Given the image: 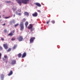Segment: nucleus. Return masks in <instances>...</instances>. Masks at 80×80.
Returning a JSON list of instances; mask_svg holds the SVG:
<instances>
[{"mask_svg":"<svg viewBox=\"0 0 80 80\" xmlns=\"http://www.w3.org/2000/svg\"><path fill=\"white\" fill-rule=\"evenodd\" d=\"M20 30L21 31H23L24 29V26H23V22H20Z\"/></svg>","mask_w":80,"mask_h":80,"instance_id":"nucleus-1","label":"nucleus"},{"mask_svg":"<svg viewBox=\"0 0 80 80\" xmlns=\"http://www.w3.org/2000/svg\"><path fill=\"white\" fill-rule=\"evenodd\" d=\"M29 0H21V2L22 3L27 4V3H28Z\"/></svg>","mask_w":80,"mask_h":80,"instance_id":"nucleus-2","label":"nucleus"},{"mask_svg":"<svg viewBox=\"0 0 80 80\" xmlns=\"http://www.w3.org/2000/svg\"><path fill=\"white\" fill-rule=\"evenodd\" d=\"M35 39V38L33 37H31L30 39V43H32L34 42V40Z\"/></svg>","mask_w":80,"mask_h":80,"instance_id":"nucleus-3","label":"nucleus"},{"mask_svg":"<svg viewBox=\"0 0 80 80\" xmlns=\"http://www.w3.org/2000/svg\"><path fill=\"white\" fill-rule=\"evenodd\" d=\"M17 39H18L19 42H21V41H23V37L22 36H20Z\"/></svg>","mask_w":80,"mask_h":80,"instance_id":"nucleus-4","label":"nucleus"},{"mask_svg":"<svg viewBox=\"0 0 80 80\" xmlns=\"http://www.w3.org/2000/svg\"><path fill=\"white\" fill-rule=\"evenodd\" d=\"M16 63V60H12L11 61V63L12 65H15Z\"/></svg>","mask_w":80,"mask_h":80,"instance_id":"nucleus-5","label":"nucleus"},{"mask_svg":"<svg viewBox=\"0 0 80 80\" xmlns=\"http://www.w3.org/2000/svg\"><path fill=\"white\" fill-rule=\"evenodd\" d=\"M5 58H6V59H8V56L7 55H5L4 56V58H2V60L4 61H5Z\"/></svg>","mask_w":80,"mask_h":80,"instance_id":"nucleus-6","label":"nucleus"},{"mask_svg":"<svg viewBox=\"0 0 80 80\" xmlns=\"http://www.w3.org/2000/svg\"><path fill=\"white\" fill-rule=\"evenodd\" d=\"M35 4L38 7H41V4H40L39 3H35Z\"/></svg>","mask_w":80,"mask_h":80,"instance_id":"nucleus-7","label":"nucleus"},{"mask_svg":"<svg viewBox=\"0 0 80 80\" xmlns=\"http://www.w3.org/2000/svg\"><path fill=\"white\" fill-rule=\"evenodd\" d=\"M3 45L5 49H7L8 48V46H7V44H3Z\"/></svg>","mask_w":80,"mask_h":80,"instance_id":"nucleus-8","label":"nucleus"},{"mask_svg":"<svg viewBox=\"0 0 80 80\" xmlns=\"http://www.w3.org/2000/svg\"><path fill=\"white\" fill-rule=\"evenodd\" d=\"M32 15L33 17H37L38 15V14L36 12H35V13L32 14Z\"/></svg>","mask_w":80,"mask_h":80,"instance_id":"nucleus-9","label":"nucleus"},{"mask_svg":"<svg viewBox=\"0 0 80 80\" xmlns=\"http://www.w3.org/2000/svg\"><path fill=\"white\" fill-rule=\"evenodd\" d=\"M26 55H27V53H26V52H24V53L23 54L22 56V58H24V57H26Z\"/></svg>","mask_w":80,"mask_h":80,"instance_id":"nucleus-10","label":"nucleus"},{"mask_svg":"<svg viewBox=\"0 0 80 80\" xmlns=\"http://www.w3.org/2000/svg\"><path fill=\"white\" fill-rule=\"evenodd\" d=\"M30 26L28 27V28L29 29H31V28H32L33 27V26H32V25L31 24H30L29 25Z\"/></svg>","mask_w":80,"mask_h":80,"instance_id":"nucleus-11","label":"nucleus"},{"mask_svg":"<svg viewBox=\"0 0 80 80\" xmlns=\"http://www.w3.org/2000/svg\"><path fill=\"white\" fill-rule=\"evenodd\" d=\"M12 74H13V71H12V70H11L9 73L8 74V76H10V75H12Z\"/></svg>","mask_w":80,"mask_h":80,"instance_id":"nucleus-12","label":"nucleus"},{"mask_svg":"<svg viewBox=\"0 0 80 80\" xmlns=\"http://www.w3.org/2000/svg\"><path fill=\"white\" fill-rule=\"evenodd\" d=\"M4 78V75H3V74H1V80H3Z\"/></svg>","mask_w":80,"mask_h":80,"instance_id":"nucleus-13","label":"nucleus"},{"mask_svg":"<svg viewBox=\"0 0 80 80\" xmlns=\"http://www.w3.org/2000/svg\"><path fill=\"white\" fill-rule=\"evenodd\" d=\"M24 14L26 16H28L29 15V13L27 12H25L24 13Z\"/></svg>","mask_w":80,"mask_h":80,"instance_id":"nucleus-14","label":"nucleus"},{"mask_svg":"<svg viewBox=\"0 0 80 80\" xmlns=\"http://www.w3.org/2000/svg\"><path fill=\"white\" fill-rule=\"evenodd\" d=\"M18 4H19V5L21 6V5H22V2H21L19 0H18Z\"/></svg>","mask_w":80,"mask_h":80,"instance_id":"nucleus-15","label":"nucleus"},{"mask_svg":"<svg viewBox=\"0 0 80 80\" xmlns=\"http://www.w3.org/2000/svg\"><path fill=\"white\" fill-rule=\"evenodd\" d=\"M28 22H26L25 23V27L26 28H27V26L28 25Z\"/></svg>","mask_w":80,"mask_h":80,"instance_id":"nucleus-16","label":"nucleus"},{"mask_svg":"<svg viewBox=\"0 0 80 80\" xmlns=\"http://www.w3.org/2000/svg\"><path fill=\"white\" fill-rule=\"evenodd\" d=\"M18 57L19 58H20L21 57V56H22V54L21 53H19L18 54Z\"/></svg>","mask_w":80,"mask_h":80,"instance_id":"nucleus-17","label":"nucleus"},{"mask_svg":"<svg viewBox=\"0 0 80 80\" xmlns=\"http://www.w3.org/2000/svg\"><path fill=\"white\" fill-rule=\"evenodd\" d=\"M17 45H14L13 48V49H15L17 48Z\"/></svg>","mask_w":80,"mask_h":80,"instance_id":"nucleus-18","label":"nucleus"},{"mask_svg":"<svg viewBox=\"0 0 80 80\" xmlns=\"http://www.w3.org/2000/svg\"><path fill=\"white\" fill-rule=\"evenodd\" d=\"M12 49H11V48H9V49H8V50L7 51V52H10L11 51V50Z\"/></svg>","mask_w":80,"mask_h":80,"instance_id":"nucleus-19","label":"nucleus"},{"mask_svg":"<svg viewBox=\"0 0 80 80\" xmlns=\"http://www.w3.org/2000/svg\"><path fill=\"white\" fill-rule=\"evenodd\" d=\"M8 35L9 36H12V35H13V34L11 32L9 34H8Z\"/></svg>","mask_w":80,"mask_h":80,"instance_id":"nucleus-20","label":"nucleus"},{"mask_svg":"<svg viewBox=\"0 0 80 80\" xmlns=\"http://www.w3.org/2000/svg\"><path fill=\"white\" fill-rule=\"evenodd\" d=\"M10 18V16H9L8 17H5L4 18H5L6 19H7V18Z\"/></svg>","mask_w":80,"mask_h":80,"instance_id":"nucleus-21","label":"nucleus"},{"mask_svg":"<svg viewBox=\"0 0 80 80\" xmlns=\"http://www.w3.org/2000/svg\"><path fill=\"white\" fill-rule=\"evenodd\" d=\"M12 23H13V22H12V21H11L9 22V24L10 25H12Z\"/></svg>","mask_w":80,"mask_h":80,"instance_id":"nucleus-22","label":"nucleus"},{"mask_svg":"<svg viewBox=\"0 0 80 80\" xmlns=\"http://www.w3.org/2000/svg\"><path fill=\"white\" fill-rule=\"evenodd\" d=\"M18 23L16 24H15L14 25V27H17V26H18Z\"/></svg>","mask_w":80,"mask_h":80,"instance_id":"nucleus-23","label":"nucleus"},{"mask_svg":"<svg viewBox=\"0 0 80 80\" xmlns=\"http://www.w3.org/2000/svg\"><path fill=\"white\" fill-rule=\"evenodd\" d=\"M51 22H52V23H53V24L55 23V21L52 20V21H51Z\"/></svg>","mask_w":80,"mask_h":80,"instance_id":"nucleus-24","label":"nucleus"},{"mask_svg":"<svg viewBox=\"0 0 80 80\" xmlns=\"http://www.w3.org/2000/svg\"><path fill=\"white\" fill-rule=\"evenodd\" d=\"M12 23H15V21L14 20H12Z\"/></svg>","mask_w":80,"mask_h":80,"instance_id":"nucleus-25","label":"nucleus"},{"mask_svg":"<svg viewBox=\"0 0 80 80\" xmlns=\"http://www.w3.org/2000/svg\"><path fill=\"white\" fill-rule=\"evenodd\" d=\"M14 32H15V31L13 30L12 31L11 33H12L13 34V33H14Z\"/></svg>","mask_w":80,"mask_h":80,"instance_id":"nucleus-26","label":"nucleus"},{"mask_svg":"<svg viewBox=\"0 0 80 80\" xmlns=\"http://www.w3.org/2000/svg\"><path fill=\"white\" fill-rule=\"evenodd\" d=\"M12 41L15 40V38H12Z\"/></svg>","mask_w":80,"mask_h":80,"instance_id":"nucleus-27","label":"nucleus"},{"mask_svg":"<svg viewBox=\"0 0 80 80\" xmlns=\"http://www.w3.org/2000/svg\"><path fill=\"white\" fill-rule=\"evenodd\" d=\"M6 3H11V1H6Z\"/></svg>","mask_w":80,"mask_h":80,"instance_id":"nucleus-28","label":"nucleus"},{"mask_svg":"<svg viewBox=\"0 0 80 80\" xmlns=\"http://www.w3.org/2000/svg\"><path fill=\"white\" fill-rule=\"evenodd\" d=\"M4 32L5 33H6V32H7V29H5L4 31Z\"/></svg>","mask_w":80,"mask_h":80,"instance_id":"nucleus-29","label":"nucleus"},{"mask_svg":"<svg viewBox=\"0 0 80 80\" xmlns=\"http://www.w3.org/2000/svg\"><path fill=\"white\" fill-rule=\"evenodd\" d=\"M1 58H2V54L0 53V59H1Z\"/></svg>","mask_w":80,"mask_h":80,"instance_id":"nucleus-30","label":"nucleus"},{"mask_svg":"<svg viewBox=\"0 0 80 80\" xmlns=\"http://www.w3.org/2000/svg\"><path fill=\"white\" fill-rule=\"evenodd\" d=\"M26 20H25V18H24L22 20V21H23V22H25V21Z\"/></svg>","mask_w":80,"mask_h":80,"instance_id":"nucleus-31","label":"nucleus"},{"mask_svg":"<svg viewBox=\"0 0 80 80\" xmlns=\"http://www.w3.org/2000/svg\"><path fill=\"white\" fill-rule=\"evenodd\" d=\"M2 50V48L1 46H0V50Z\"/></svg>","mask_w":80,"mask_h":80,"instance_id":"nucleus-32","label":"nucleus"},{"mask_svg":"<svg viewBox=\"0 0 80 80\" xmlns=\"http://www.w3.org/2000/svg\"><path fill=\"white\" fill-rule=\"evenodd\" d=\"M8 59L6 60V63H7L8 62Z\"/></svg>","mask_w":80,"mask_h":80,"instance_id":"nucleus-33","label":"nucleus"},{"mask_svg":"<svg viewBox=\"0 0 80 80\" xmlns=\"http://www.w3.org/2000/svg\"><path fill=\"white\" fill-rule=\"evenodd\" d=\"M50 22V21H47L46 22V23H47V24H48V23H49Z\"/></svg>","mask_w":80,"mask_h":80,"instance_id":"nucleus-34","label":"nucleus"},{"mask_svg":"<svg viewBox=\"0 0 80 80\" xmlns=\"http://www.w3.org/2000/svg\"><path fill=\"white\" fill-rule=\"evenodd\" d=\"M21 13H18V15H21Z\"/></svg>","mask_w":80,"mask_h":80,"instance_id":"nucleus-35","label":"nucleus"},{"mask_svg":"<svg viewBox=\"0 0 80 80\" xmlns=\"http://www.w3.org/2000/svg\"><path fill=\"white\" fill-rule=\"evenodd\" d=\"M33 29H32V28L31 29L30 31L31 32H32V31H33Z\"/></svg>","mask_w":80,"mask_h":80,"instance_id":"nucleus-36","label":"nucleus"},{"mask_svg":"<svg viewBox=\"0 0 80 80\" xmlns=\"http://www.w3.org/2000/svg\"><path fill=\"white\" fill-rule=\"evenodd\" d=\"M38 12H39V13H40V12H41L40 10H38Z\"/></svg>","mask_w":80,"mask_h":80,"instance_id":"nucleus-37","label":"nucleus"},{"mask_svg":"<svg viewBox=\"0 0 80 80\" xmlns=\"http://www.w3.org/2000/svg\"><path fill=\"white\" fill-rule=\"evenodd\" d=\"M1 40H3V41L4 40V39L3 38H1Z\"/></svg>","mask_w":80,"mask_h":80,"instance_id":"nucleus-38","label":"nucleus"},{"mask_svg":"<svg viewBox=\"0 0 80 80\" xmlns=\"http://www.w3.org/2000/svg\"><path fill=\"white\" fill-rule=\"evenodd\" d=\"M18 11L19 12H21V10H19Z\"/></svg>","mask_w":80,"mask_h":80,"instance_id":"nucleus-39","label":"nucleus"},{"mask_svg":"<svg viewBox=\"0 0 80 80\" xmlns=\"http://www.w3.org/2000/svg\"><path fill=\"white\" fill-rule=\"evenodd\" d=\"M3 26H5V23H4L3 25Z\"/></svg>","mask_w":80,"mask_h":80,"instance_id":"nucleus-40","label":"nucleus"},{"mask_svg":"<svg viewBox=\"0 0 80 80\" xmlns=\"http://www.w3.org/2000/svg\"><path fill=\"white\" fill-rule=\"evenodd\" d=\"M13 17H15V14H14V15H13Z\"/></svg>","mask_w":80,"mask_h":80,"instance_id":"nucleus-41","label":"nucleus"},{"mask_svg":"<svg viewBox=\"0 0 80 80\" xmlns=\"http://www.w3.org/2000/svg\"><path fill=\"white\" fill-rule=\"evenodd\" d=\"M3 12L4 13V12H5V10H4Z\"/></svg>","mask_w":80,"mask_h":80,"instance_id":"nucleus-42","label":"nucleus"},{"mask_svg":"<svg viewBox=\"0 0 80 80\" xmlns=\"http://www.w3.org/2000/svg\"><path fill=\"white\" fill-rule=\"evenodd\" d=\"M0 18H1V16L0 15Z\"/></svg>","mask_w":80,"mask_h":80,"instance_id":"nucleus-43","label":"nucleus"}]
</instances>
